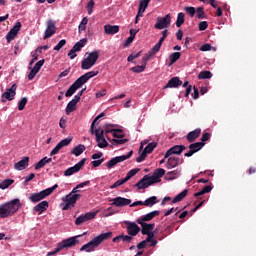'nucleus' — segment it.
Listing matches in <instances>:
<instances>
[{"mask_svg":"<svg viewBox=\"0 0 256 256\" xmlns=\"http://www.w3.org/2000/svg\"><path fill=\"white\" fill-rule=\"evenodd\" d=\"M85 45H87V38L81 39L80 41H78L73 47L72 49L76 52L79 53V51H81V48L84 47Z\"/></svg>","mask_w":256,"mask_h":256,"instance_id":"obj_32","label":"nucleus"},{"mask_svg":"<svg viewBox=\"0 0 256 256\" xmlns=\"http://www.w3.org/2000/svg\"><path fill=\"white\" fill-rule=\"evenodd\" d=\"M148 154H149L148 152L143 150L142 153L139 155V157L136 158L137 163H143V160L147 159Z\"/></svg>","mask_w":256,"mask_h":256,"instance_id":"obj_55","label":"nucleus"},{"mask_svg":"<svg viewBox=\"0 0 256 256\" xmlns=\"http://www.w3.org/2000/svg\"><path fill=\"white\" fill-rule=\"evenodd\" d=\"M183 158L169 156L166 162V169H175V167H179V165H183Z\"/></svg>","mask_w":256,"mask_h":256,"instance_id":"obj_16","label":"nucleus"},{"mask_svg":"<svg viewBox=\"0 0 256 256\" xmlns=\"http://www.w3.org/2000/svg\"><path fill=\"white\" fill-rule=\"evenodd\" d=\"M121 237H122L123 243H131V241H133V236L131 235L121 234Z\"/></svg>","mask_w":256,"mask_h":256,"instance_id":"obj_59","label":"nucleus"},{"mask_svg":"<svg viewBox=\"0 0 256 256\" xmlns=\"http://www.w3.org/2000/svg\"><path fill=\"white\" fill-rule=\"evenodd\" d=\"M131 155H133V150L128 152L127 155L116 156L106 163V167H108V169H113V167H115L117 163H123V161H127V159H130Z\"/></svg>","mask_w":256,"mask_h":256,"instance_id":"obj_9","label":"nucleus"},{"mask_svg":"<svg viewBox=\"0 0 256 256\" xmlns=\"http://www.w3.org/2000/svg\"><path fill=\"white\" fill-rule=\"evenodd\" d=\"M181 85H183V81H181L179 77H173L164 86V89H175L177 87H181Z\"/></svg>","mask_w":256,"mask_h":256,"instance_id":"obj_21","label":"nucleus"},{"mask_svg":"<svg viewBox=\"0 0 256 256\" xmlns=\"http://www.w3.org/2000/svg\"><path fill=\"white\" fill-rule=\"evenodd\" d=\"M211 77H213V73H211V71H207V70L201 71L198 74V79H211Z\"/></svg>","mask_w":256,"mask_h":256,"instance_id":"obj_41","label":"nucleus"},{"mask_svg":"<svg viewBox=\"0 0 256 256\" xmlns=\"http://www.w3.org/2000/svg\"><path fill=\"white\" fill-rule=\"evenodd\" d=\"M87 23H89V19H87V17H84L80 25L78 26L79 33H82V31H85V29H87Z\"/></svg>","mask_w":256,"mask_h":256,"instance_id":"obj_42","label":"nucleus"},{"mask_svg":"<svg viewBox=\"0 0 256 256\" xmlns=\"http://www.w3.org/2000/svg\"><path fill=\"white\" fill-rule=\"evenodd\" d=\"M61 149H63L59 143L55 146V148L51 151L50 156L53 157V155H57V153H59V151H61Z\"/></svg>","mask_w":256,"mask_h":256,"instance_id":"obj_62","label":"nucleus"},{"mask_svg":"<svg viewBox=\"0 0 256 256\" xmlns=\"http://www.w3.org/2000/svg\"><path fill=\"white\" fill-rule=\"evenodd\" d=\"M187 193H189V190L185 189L181 193H179L173 200L172 203H179L181 200L187 197Z\"/></svg>","mask_w":256,"mask_h":256,"instance_id":"obj_35","label":"nucleus"},{"mask_svg":"<svg viewBox=\"0 0 256 256\" xmlns=\"http://www.w3.org/2000/svg\"><path fill=\"white\" fill-rule=\"evenodd\" d=\"M139 171H141V169L139 168H135L130 170L127 174L126 177L124 178L126 181H129V179H131L132 177H135V175H137L139 173Z\"/></svg>","mask_w":256,"mask_h":256,"instance_id":"obj_43","label":"nucleus"},{"mask_svg":"<svg viewBox=\"0 0 256 256\" xmlns=\"http://www.w3.org/2000/svg\"><path fill=\"white\" fill-rule=\"evenodd\" d=\"M113 237V232L102 233L96 237H94L90 242L84 244L80 251H86V253H91V251H95L103 241H107Z\"/></svg>","mask_w":256,"mask_h":256,"instance_id":"obj_2","label":"nucleus"},{"mask_svg":"<svg viewBox=\"0 0 256 256\" xmlns=\"http://www.w3.org/2000/svg\"><path fill=\"white\" fill-rule=\"evenodd\" d=\"M14 183H15V180L13 179H5L0 183V189H8V187H11V185Z\"/></svg>","mask_w":256,"mask_h":256,"instance_id":"obj_40","label":"nucleus"},{"mask_svg":"<svg viewBox=\"0 0 256 256\" xmlns=\"http://www.w3.org/2000/svg\"><path fill=\"white\" fill-rule=\"evenodd\" d=\"M205 147L203 142H195L189 145V151L184 154V157H193L195 153L201 151Z\"/></svg>","mask_w":256,"mask_h":256,"instance_id":"obj_14","label":"nucleus"},{"mask_svg":"<svg viewBox=\"0 0 256 256\" xmlns=\"http://www.w3.org/2000/svg\"><path fill=\"white\" fill-rule=\"evenodd\" d=\"M200 51H211V44H204L200 47Z\"/></svg>","mask_w":256,"mask_h":256,"instance_id":"obj_64","label":"nucleus"},{"mask_svg":"<svg viewBox=\"0 0 256 256\" xmlns=\"http://www.w3.org/2000/svg\"><path fill=\"white\" fill-rule=\"evenodd\" d=\"M17 95V84H13L10 88H7L5 93L1 95V102L7 103V101H13Z\"/></svg>","mask_w":256,"mask_h":256,"instance_id":"obj_7","label":"nucleus"},{"mask_svg":"<svg viewBox=\"0 0 256 256\" xmlns=\"http://www.w3.org/2000/svg\"><path fill=\"white\" fill-rule=\"evenodd\" d=\"M125 183H127L125 178L117 180L112 186H110V189H117V187H121V185H125Z\"/></svg>","mask_w":256,"mask_h":256,"instance_id":"obj_49","label":"nucleus"},{"mask_svg":"<svg viewBox=\"0 0 256 256\" xmlns=\"http://www.w3.org/2000/svg\"><path fill=\"white\" fill-rule=\"evenodd\" d=\"M79 102V99L75 98L72 99L66 107V115H70L71 113H73V111H75V108L77 107V103Z\"/></svg>","mask_w":256,"mask_h":256,"instance_id":"obj_29","label":"nucleus"},{"mask_svg":"<svg viewBox=\"0 0 256 256\" xmlns=\"http://www.w3.org/2000/svg\"><path fill=\"white\" fill-rule=\"evenodd\" d=\"M55 31H57V28L55 27V22L53 20H49L47 22L44 39H49V37H53V35H55Z\"/></svg>","mask_w":256,"mask_h":256,"instance_id":"obj_20","label":"nucleus"},{"mask_svg":"<svg viewBox=\"0 0 256 256\" xmlns=\"http://www.w3.org/2000/svg\"><path fill=\"white\" fill-rule=\"evenodd\" d=\"M124 223L126 225L128 235L131 237H137V235H139L141 228L135 222L125 221Z\"/></svg>","mask_w":256,"mask_h":256,"instance_id":"obj_13","label":"nucleus"},{"mask_svg":"<svg viewBox=\"0 0 256 256\" xmlns=\"http://www.w3.org/2000/svg\"><path fill=\"white\" fill-rule=\"evenodd\" d=\"M104 161H105V158H102V159H100V160H94V161H92V165H93V167H100L101 164H102Z\"/></svg>","mask_w":256,"mask_h":256,"instance_id":"obj_63","label":"nucleus"},{"mask_svg":"<svg viewBox=\"0 0 256 256\" xmlns=\"http://www.w3.org/2000/svg\"><path fill=\"white\" fill-rule=\"evenodd\" d=\"M154 185L149 175H145L140 181H138L134 187H137L138 190L147 189V187H151Z\"/></svg>","mask_w":256,"mask_h":256,"instance_id":"obj_18","label":"nucleus"},{"mask_svg":"<svg viewBox=\"0 0 256 256\" xmlns=\"http://www.w3.org/2000/svg\"><path fill=\"white\" fill-rule=\"evenodd\" d=\"M151 57H153L150 52H148L147 54H145L142 58V65H145V67L147 68V63H149V59H151Z\"/></svg>","mask_w":256,"mask_h":256,"instance_id":"obj_57","label":"nucleus"},{"mask_svg":"<svg viewBox=\"0 0 256 256\" xmlns=\"http://www.w3.org/2000/svg\"><path fill=\"white\" fill-rule=\"evenodd\" d=\"M43 65H45V59L38 61L32 69L39 73V71H41V68L43 67Z\"/></svg>","mask_w":256,"mask_h":256,"instance_id":"obj_50","label":"nucleus"},{"mask_svg":"<svg viewBox=\"0 0 256 256\" xmlns=\"http://www.w3.org/2000/svg\"><path fill=\"white\" fill-rule=\"evenodd\" d=\"M78 237L79 236L70 237L58 243L55 250L48 252L47 256H55L57 253H59V251H62V249H69L70 247H75V245L79 244V239H77Z\"/></svg>","mask_w":256,"mask_h":256,"instance_id":"obj_4","label":"nucleus"},{"mask_svg":"<svg viewBox=\"0 0 256 256\" xmlns=\"http://www.w3.org/2000/svg\"><path fill=\"white\" fill-rule=\"evenodd\" d=\"M113 137L115 139H123V137H125V134L123 133V130H121V129H114Z\"/></svg>","mask_w":256,"mask_h":256,"instance_id":"obj_47","label":"nucleus"},{"mask_svg":"<svg viewBox=\"0 0 256 256\" xmlns=\"http://www.w3.org/2000/svg\"><path fill=\"white\" fill-rule=\"evenodd\" d=\"M47 209H49V202L46 200L40 202L34 207V211L38 213V215H42L43 213H45V211H47Z\"/></svg>","mask_w":256,"mask_h":256,"instance_id":"obj_26","label":"nucleus"},{"mask_svg":"<svg viewBox=\"0 0 256 256\" xmlns=\"http://www.w3.org/2000/svg\"><path fill=\"white\" fill-rule=\"evenodd\" d=\"M161 213L159 210L152 211L144 216H142L140 219L137 221H140V223H145L146 221H153L155 217H157Z\"/></svg>","mask_w":256,"mask_h":256,"instance_id":"obj_27","label":"nucleus"},{"mask_svg":"<svg viewBox=\"0 0 256 256\" xmlns=\"http://www.w3.org/2000/svg\"><path fill=\"white\" fill-rule=\"evenodd\" d=\"M111 201V205H113L114 207H127V205H129L132 202L131 199L123 198L121 196L113 198L111 199Z\"/></svg>","mask_w":256,"mask_h":256,"instance_id":"obj_19","label":"nucleus"},{"mask_svg":"<svg viewBox=\"0 0 256 256\" xmlns=\"http://www.w3.org/2000/svg\"><path fill=\"white\" fill-rule=\"evenodd\" d=\"M65 45H67V40L65 39L60 40L59 43L54 47V51H61V49H63Z\"/></svg>","mask_w":256,"mask_h":256,"instance_id":"obj_51","label":"nucleus"},{"mask_svg":"<svg viewBox=\"0 0 256 256\" xmlns=\"http://www.w3.org/2000/svg\"><path fill=\"white\" fill-rule=\"evenodd\" d=\"M112 143H116L117 145H125V143H129V139H127V138H124V139L114 138V139H112Z\"/></svg>","mask_w":256,"mask_h":256,"instance_id":"obj_56","label":"nucleus"},{"mask_svg":"<svg viewBox=\"0 0 256 256\" xmlns=\"http://www.w3.org/2000/svg\"><path fill=\"white\" fill-rule=\"evenodd\" d=\"M212 190H213V187H211V185H207L201 191L195 193L194 197L196 198L201 197L202 195H205V193H211Z\"/></svg>","mask_w":256,"mask_h":256,"instance_id":"obj_36","label":"nucleus"},{"mask_svg":"<svg viewBox=\"0 0 256 256\" xmlns=\"http://www.w3.org/2000/svg\"><path fill=\"white\" fill-rule=\"evenodd\" d=\"M181 175V170H174L167 172L165 174L166 181H173V179H177Z\"/></svg>","mask_w":256,"mask_h":256,"instance_id":"obj_31","label":"nucleus"},{"mask_svg":"<svg viewBox=\"0 0 256 256\" xmlns=\"http://www.w3.org/2000/svg\"><path fill=\"white\" fill-rule=\"evenodd\" d=\"M99 59V51H93L88 54L87 58H84L81 62V69L84 71H87L91 69L97 63V60Z\"/></svg>","mask_w":256,"mask_h":256,"instance_id":"obj_6","label":"nucleus"},{"mask_svg":"<svg viewBox=\"0 0 256 256\" xmlns=\"http://www.w3.org/2000/svg\"><path fill=\"white\" fill-rule=\"evenodd\" d=\"M27 97H23L19 102H18V111H23L25 109V106L27 105Z\"/></svg>","mask_w":256,"mask_h":256,"instance_id":"obj_48","label":"nucleus"},{"mask_svg":"<svg viewBox=\"0 0 256 256\" xmlns=\"http://www.w3.org/2000/svg\"><path fill=\"white\" fill-rule=\"evenodd\" d=\"M185 23V14L180 12L178 13L177 20H176V27H181Z\"/></svg>","mask_w":256,"mask_h":256,"instance_id":"obj_44","label":"nucleus"},{"mask_svg":"<svg viewBox=\"0 0 256 256\" xmlns=\"http://www.w3.org/2000/svg\"><path fill=\"white\" fill-rule=\"evenodd\" d=\"M93 7H95V1L90 0L87 4L88 15H91L93 13Z\"/></svg>","mask_w":256,"mask_h":256,"instance_id":"obj_60","label":"nucleus"},{"mask_svg":"<svg viewBox=\"0 0 256 256\" xmlns=\"http://www.w3.org/2000/svg\"><path fill=\"white\" fill-rule=\"evenodd\" d=\"M101 117H105V113H101L100 115H98L92 122L91 126H90V133L91 135H95V124L97 123V121H99L101 119Z\"/></svg>","mask_w":256,"mask_h":256,"instance_id":"obj_38","label":"nucleus"},{"mask_svg":"<svg viewBox=\"0 0 256 256\" xmlns=\"http://www.w3.org/2000/svg\"><path fill=\"white\" fill-rule=\"evenodd\" d=\"M85 161H87V158L80 160L76 165L66 169L64 171V176L71 177V175H75V173H79V171H81V169H83V167L85 166Z\"/></svg>","mask_w":256,"mask_h":256,"instance_id":"obj_10","label":"nucleus"},{"mask_svg":"<svg viewBox=\"0 0 256 256\" xmlns=\"http://www.w3.org/2000/svg\"><path fill=\"white\" fill-rule=\"evenodd\" d=\"M171 25V15L167 14L165 17H158L154 25L155 29H167Z\"/></svg>","mask_w":256,"mask_h":256,"instance_id":"obj_11","label":"nucleus"},{"mask_svg":"<svg viewBox=\"0 0 256 256\" xmlns=\"http://www.w3.org/2000/svg\"><path fill=\"white\" fill-rule=\"evenodd\" d=\"M21 22H16V24L13 26V28L10 29V31L6 35V41L7 43H10L19 35V31H21Z\"/></svg>","mask_w":256,"mask_h":256,"instance_id":"obj_15","label":"nucleus"},{"mask_svg":"<svg viewBox=\"0 0 256 256\" xmlns=\"http://www.w3.org/2000/svg\"><path fill=\"white\" fill-rule=\"evenodd\" d=\"M196 17L197 19H207V14H205V8L198 7L196 9Z\"/></svg>","mask_w":256,"mask_h":256,"instance_id":"obj_39","label":"nucleus"},{"mask_svg":"<svg viewBox=\"0 0 256 256\" xmlns=\"http://www.w3.org/2000/svg\"><path fill=\"white\" fill-rule=\"evenodd\" d=\"M84 151H85V145L79 144L78 146L74 147L71 153L72 155L79 157V155H82Z\"/></svg>","mask_w":256,"mask_h":256,"instance_id":"obj_34","label":"nucleus"},{"mask_svg":"<svg viewBox=\"0 0 256 256\" xmlns=\"http://www.w3.org/2000/svg\"><path fill=\"white\" fill-rule=\"evenodd\" d=\"M163 175H165V169L158 168L154 171L152 176H150V179H151L152 183H154V184L161 183V177H163Z\"/></svg>","mask_w":256,"mask_h":256,"instance_id":"obj_22","label":"nucleus"},{"mask_svg":"<svg viewBox=\"0 0 256 256\" xmlns=\"http://www.w3.org/2000/svg\"><path fill=\"white\" fill-rule=\"evenodd\" d=\"M94 135L96 137V142L98 143L97 145L100 149H105V147L109 146V143L107 140H105V130L98 128L94 130Z\"/></svg>","mask_w":256,"mask_h":256,"instance_id":"obj_8","label":"nucleus"},{"mask_svg":"<svg viewBox=\"0 0 256 256\" xmlns=\"http://www.w3.org/2000/svg\"><path fill=\"white\" fill-rule=\"evenodd\" d=\"M161 45H162L161 43L157 42L148 53H150V55H152V57L154 55H157V53H159V51H161Z\"/></svg>","mask_w":256,"mask_h":256,"instance_id":"obj_45","label":"nucleus"},{"mask_svg":"<svg viewBox=\"0 0 256 256\" xmlns=\"http://www.w3.org/2000/svg\"><path fill=\"white\" fill-rule=\"evenodd\" d=\"M187 149L185 145H175L165 153L164 159H168L171 155H181Z\"/></svg>","mask_w":256,"mask_h":256,"instance_id":"obj_17","label":"nucleus"},{"mask_svg":"<svg viewBox=\"0 0 256 256\" xmlns=\"http://www.w3.org/2000/svg\"><path fill=\"white\" fill-rule=\"evenodd\" d=\"M97 213H99V211L87 212L84 215H80L78 218H76L75 225H83V223H87V221L95 219V217H97Z\"/></svg>","mask_w":256,"mask_h":256,"instance_id":"obj_12","label":"nucleus"},{"mask_svg":"<svg viewBox=\"0 0 256 256\" xmlns=\"http://www.w3.org/2000/svg\"><path fill=\"white\" fill-rule=\"evenodd\" d=\"M81 199V194H72L69 193L65 196V203L71 204V207H75V203Z\"/></svg>","mask_w":256,"mask_h":256,"instance_id":"obj_24","label":"nucleus"},{"mask_svg":"<svg viewBox=\"0 0 256 256\" xmlns=\"http://www.w3.org/2000/svg\"><path fill=\"white\" fill-rule=\"evenodd\" d=\"M149 7V2H145L144 0H140V4L138 9L141 11H145Z\"/></svg>","mask_w":256,"mask_h":256,"instance_id":"obj_58","label":"nucleus"},{"mask_svg":"<svg viewBox=\"0 0 256 256\" xmlns=\"http://www.w3.org/2000/svg\"><path fill=\"white\" fill-rule=\"evenodd\" d=\"M99 75V71H90L80 76L66 91L65 97H73L77 89H81L89 79Z\"/></svg>","mask_w":256,"mask_h":256,"instance_id":"obj_1","label":"nucleus"},{"mask_svg":"<svg viewBox=\"0 0 256 256\" xmlns=\"http://www.w3.org/2000/svg\"><path fill=\"white\" fill-rule=\"evenodd\" d=\"M29 167V157L25 156L23 159L18 161L17 163L14 164V169L16 171H23L24 169Z\"/></svg>","mask_w":256,"mask_h":256,"instance_id":"obj_23","label":"nucleus"},{"mask_svg":"<svg viewBox=\"0 0 256 256\" xmlns=\"http://www.w3.org/2000/svg\"><path fill=\"white\" fill-rule=\"evenodd\" d=\"M198 27L199 31H205L207 27H209V24L207 23V21H202L198 24Z\"/></svg>","mask_w":256,"mask_h":256,"instance_id":"obj_61","label":"nucleus"},{"mask_svg":"<svg viewBox=\"0 0 256 256\" xmlns=\"http://www.w3.org/2000/svg\"><path fill=\"white\" fill-rule=\"evenodd\" d=\"M119 31V26L107 24L104 26V32L106 35H115Z\"/></svg>","mask_w":256,"mask_h":256,"instance_id":"obj_30","label":"nucleus"},{"mask_svg":"<svg viewBox=\"0 0 256 256\" xmlns=\"http://www.w3.org/2000/svg\"><path fill=\"white\" fill-rule=\"evenodd\" d=\"M184 11H186V13H188V15H190V17H195V13L197 11V9H195V7H185Z\"/></svg>","mask_w":256,"mask_h":256,"instance_id":"obj_53","label":"nucleus"},{"mask_svg":"<svg viewBox=\"0 0 256 256\" xmlns=\"http://www.w3.org/2000/svg\"><path fill=\"white\" fill-rule=\"evenodd\" d=\"M57 187H59V185L55 184L54 186L42 190L38 193H33L30 195L29 200L31 201V203H39V201H43V199L49 197V195H51V193H53V191H55Z\"/></svg>","mask_w":256,"mask_h":256,"instance_id":"obj_5","label":"nucleus"},{"mask_svg":"<svg viewBox=\"0 0 256 256\" xmlns=\"http://www.w3.org/2000/svg\"><path fill=\"white\" fill-rule=\"evenodd\" d=\"M137 223H139V225H141L142 227L141 229L142 235H147L151 231H153V229H155V223L147 224L146 222H141V221H137Z\"/></svg>","mask_w":256,"mask_h":256,"instance_id":"obj_25","label":"nucleus"},{"mask_svg":"<svg viewBox=\"0 0 256 256\" xmlns=\"http://www.w3.org/2000/svg\"><path fill=\"white\" fill-rule=\"evenodd\" d=\"M157 147V142H151L149 143L145 148L144 151L146 153H153V150Z\"/></svg>","mask_w":256,"mask_h":256,"instance_id":"obj_46","label":"nucleus"},{"mask_svg":"<svg viewBox=\"0 0 256 256\" xmlns=\"http://www.w3.org/2000/svg\"><path fill=\"white\" fill-rule=\"evenodd\" d=\"M145 69H147L145 67V65H141V66H136V67H132L131 71H133V73H143V71H145Z\"/></svg>","mask_w":256,"mask_h":256,"instance_id":"obj_54","label":"nucleus"},{"mask_svg":"<svg viewBox=\"0 0 256 256\" xmlns=\"http://www.w3.org/2000/svg\"><path fill=\"white\" fill-rule=\"evenodd\" d=\"M181 59V52H174L170 55L169 60H170V65H173L174 63H177Z\"/></svg>","mask_w":256,"mask_h":256,"instance_id":"obj_37","label":"nucleus"},{"mask_svg":"<svg viewBox=\"0 0 256 256\" xmlns=\"http://www.w3.org/2000/svg\"><path fill=\"white\" fill-rule=\"evenodd\" d=\"M199 135H201V129L200 128H197L194 131L189 132L186 135L188 143H193L194 141L199 139Z\"/></svg>","mask_w":256,"mask_h":256,"instance_id":"obj_28","label":"nucleus"},{"mask_svg":"<svg viewBox=\"0 0 256 256\" xmlns=\"http://www.w3.org/2000/svg\"><path fill=\"white\" fill-rule=\"evenodd\" d=\"M73 141V138H65L63 140H61L58 144L60 147H67V145H70L71 142Z\"/></svg>","mask_w":256,"mask_h":256,"instance_id":"obj_52","label":"nucleus"},{"mask_svg":"<svg viewBox=\"0 0 256 256\" xmlns=\"http://www.w3.org/2000/svg\"><path fill=\"white\" fill-rule=\"evenodd\" d=\"M20 207L21 201L19 198L2 204L0 206V219H7V217H11V215L19 211Z\"/></svg>","mask_w":256,"mask_h":256,"instance_id":"obj_3","label":"nucleus"},{"mask_svg":"<svg viewBox=\"0 0 256 256\" xmlns=\"http://www.w3.org/2000/svg\"><path fill=\"white\" fill-rule=\"evenodd\" d=\"M156 203H159V200H157V196H151L144 201V206L153 207V205H156Z\"/></svg>","mask_w":256,"mask_h":256,"instance_id":"obj_33","label":"nucleus"}]
</instances>
